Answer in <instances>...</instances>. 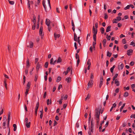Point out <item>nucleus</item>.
<instances>
[{"instance_id":"f257e3e1","label":"nucleus","mask_w":135,"mask_h":135,"mask_svg":"<svg viewBox=\"0 0 135 135\" xmlns=\"http://www.w3.org/2000/svg\"><path fill=\"white\" fill-rule=\"evenodd\" d=\"M101 109L97 108L95 111V116L96 119H99V115L100 113Z\"/></svg>"},{"instance_id":"f03ea898","label":"nucleus","mask_w":135,"mask_h":135,"mask_svg":"<svg viewBox=\"0 0 135 135\" xmlns=\"http://www.w3.org/2000/svg\"><path fill=\"white\" fill-rule=\"evenodd\" d=\"M93 81L92 80H90V81H89L88 84V86L87 89V90H88L89 88L91 87L93 84Z\"/></svg>"},{"instance_id":"7ed1b4c3","label":"nucleus","mask_w":135,"mask_h":135,"mask_svg":"<svg viewBox=\"0 0 135 135\" xmlns=\"http://www.w3.org/2000/svg\"><path fill=\"white\" fill-rule=\"evenodd\" d=\"M43 26H40L39 30V34L41 36H44V34L42 33L43 31Z\"/></svg>"},{"instance_id":"20e7f679","label":"nucleus","mask_w":135,"mask_h":135,"mask_svg":"<svg viewBox=\"0 0 135 135\" xmlns=\"http://www.w3.org/2000/svg\"><path fill=\"white\" fill-rule=\"evenodd\" d=\"M7 120V119H6V118H5V120L4 119H3V121H4L3 122V127L4 129L6 128V125Z\"/></svg>"},{"instance_id":"39448f33","label":"nucleus","mask_w":135,"mask_h":135,"mask_svg":"<svg viewBox=\"0 0 135 135\" xmlns=\"http://www.w3.org/2000/svg\"><path fill=\"white\" fill-rule=\"evenodd\" d=\"M93 34H97V29L95 28L94 26L93 27Z\"/></svg>"},{"instance_id":"423d86ee","label":"nucleus","mask_w":135,"mask_h":135,"mask_svg":"<svg viewBox=\"0 0 135 135\" xmlns=\"http://www.w3.org/2000/svg\"><path fill=\"white\" fill-rule=\"evenodd\" d=\"M133 52V50L132 49L128 50L127 51V54L128 56L131 55V53Z\"/></svg>"},{"instance_id":"0eeeda50","label":"nucleus","mask_w":135,"mask_h":135,"mask_svg":"<svg viewBox=\"0 0 135 135\" xmlns=\"http://www.w3.org/2000/svg\"><path fill=\"white\" fill-rule=\"evenodd\" d=\"M45 23L46 25H47L48 27L49 26L50 23V20L46 19Z\"/></svg>"},{"instance_id":"6e6552de","label":"nucleus","mask_w":135,"mask_h":135,"mask_svg":"<svg viewBox=\"0 0 135 135\" xmlns=\"http://www.w3.org/2000/svg\"><path fill=\"white\" fill-rule=\"evenodd\" d=\"M103 79L102 76L100 77V84L99 85V87L100 88H101L103 84Z\"/></svg>"},{"instance_id":"1a4fd4ad","label":"nucleus","mask_w":135,"mask_h":135,"mask_svg":"<svg viewBox=\"0 0 135 135\" xmlns=\"http://www.w3.org/2000/svg\"><path fill=\"white\" fill-rule=\"evenodd\" d=\"M42 67L41 66H40L39 62H38L36 65V70L38 71L39 68H41Z\"/></svg>"},{"instance_id":"9d476101","label":"nucleus","mask_w":135,"mask_h":135,"mask_svg":"<svg viewBox=\"0 0 135 135\" xmlns=\"http://www.w3.org/2000/svg\"><path fill=\"white\" fill-rule=\"evenodd\" d=\"M39 106V102H38L36 105V108L35 110V112H37L38 111V107Z\"/></svg>"},{"instance_id":"9b49d317","label":"nucleus","mask_w":135,"mask_h":135,"mask_svg":"<svg viewBox=\"0 0 135 135\" xmlns=\"http://www.w3.org/2000/svg\"><path fill=\"white\" fill-rule=\"evenodd\" d=\"M124 65L122 63L120 66L118 65V69L122 70L123 69Z\"/></svg>"},{"instance_id":"f8f14e48","label":"nucleus","mask_w":135,"mask_h":135,"mask_svg":"<svg viewBox=\"0 0 135 135\" xmlns=\"http://www.w3.org/2000/svg\"><path fill=\"white\" fill-rule=\"evenodd\" d=\"M30 66L29 64V59H27L26 61V68H28Z\"/></svg>"},{"instance_id":"ddd939ff","label":"nucleus","mask_w":135,"mask_h":135,"mask_svg":"<svg viewBox=\"0 0 135 135\" xmlns=\"http://www.w3.org/2000/svg\"><path fill=\"white\" fill-rule=\"evenodd\" d=\"M54 36L55 40H56V38H59L60 36V35L59 34H56L55 33H54Z\"/></svg>"},{"instance_id":"4468645a","label":"nucleus","mask_w":135,"mask_h":135,"mask_svg":"<svg viewBox=\"0 0 135 135\" xmlns=\"http://www.w3.org/2000/svg\"><path fill=\"white\" fill-rule=\"evenodd\" d=\"M42 4L44 8H45V10L46 11V7L45 4V0H43L42 1Z\"/></svg>"},{"instance_id":"2eb2a0df","label":"nucleus","mask_w":135,"mask_h":135,"mask_svg":"<svg viewBox=\"0 0 135 135\" xmlns=\"http://www.w3.org/2000/svg\"><path fill=\"white\" fill-rule=\"evenodd\" d=\"M30 122H29L25 123V125L26 127L27 128H29L30 127Z\"/></svg>"},{"instance_id":"dca6fc26","label":"nucleus","mask_w":135,"mask_h":135,"mask_svg":"<svg viewBox=\"0 0 135 135\" xmlns=\"http://www.w3.org/2000/svg\"><path fill=\"white\" fill-rule=\"evenodd\" d=\"M30 85H31V83L30 82H28L27 83V85L26 89H30Z\"/></svg>"},{"instance_id":"f3484780","label":"nucleus","mask_w":135,"mask_h":135,"mask_svg":"<svg viewBox=\"0 0 135 135\" xmlns=\"http://www.w3.org/2000/svg\"><path fill=\"white\" fill-rule=\"evenodd\" d=\"M93 125L92 123V120L91 125V131L92 132H93Z\"/></svg>"},{"instance_id":"a211bd4d","label":"nucleus","mask_w":135,"mask_h":135,"mask_svg":"<svg viewBox=\"0 0 135 135\" xmlns=\"http://www.w3.org/2000/svg\"><path fill=\"white\" fill-rule=\"evenodd\" d=\"M111 26H108L106 29V32H108L110 30Z\"/></svg>"},{"instance_id":"6ab92c4d","label":"nucleus","mask_w":135,"mask_h":135,"mask_svg":"<svg viewBox=\"0 0 135 135\" xmlns=\"http://www.w3.org/2000/svg\"><path fill=\"white\" fill-rule=\"evenodd\" d=\"M114 83L115 84H116L117 86H118L119 85V82L117 79L115 80Z\"/></svg>"},{"instance_id":"aec40b11","label":"nucleus","mask_w":135,"mask_h":135,"mask_svg":"<svg viewBox=\"0 0 135 135\" xmlns=\"http://www.w3.org/2000/svg\"><path fill=\"white\" fill-rule=\"evenodd\" d=\"M33 20H32V21L33 22V23H36V18L35 16H33Z\"/></svg>"},{"instance_id":"412c9836","label":"nucleus","mask_w":135,"mask_h":135,"mask_svg":"<svg viewBox=\"0 0 135 135\" xmlns=\"http://www.w3.org/2000/svg\"><path fill=\"white\" fill-rule=\"evenodd\" d=\"M121 17L118 16L117 17V18L114 19V20L115 21H120L121 20Z\"/></svg>"},{"instance_id":"4be33fe9","label":"nucleus","mask_w":135,"mask_h":135,"mask_svg":"<svg viewBox=\"0 0 135 135\" xmlns=\"http://www.w3.org/2000/svg\"><path fill=\"white\" fill-rule=\"evenodd\" d=\"M71 78L70 77H69L66 78L65 79V80L66 81L67 83H69L70 82L71 80Z\"/></svg>"},{"instance_id":"5701e85b","label":"nucleus","mask_w":135,"mask_h":135,"mask_svg":"<svg viewBox=\"0 0 135 135\" xmlns=\"http://www.w3.org/2000/svg\"><path fill=\"white\" fill-rule=\"evenodd\" d=\"M74 40L75 41H77V36L75 33H74Z\"/></svg>"},{"instance_id":"b1692460","label":"nucleus","mask_w":135,"mask_h":135,"mask_svg":"<svg viewBox=\"0 0 135 135\" xmlns=\"http://www.w3.org/2000/svg\"><path fill=\"white\" fill-rule=\"evenodd\" d=\"M96 44V42H93V50L95 49V45Z\"/></svg>"},{"instance_id":"393cba45","label":"nucleus","mask_w":135,"mask_h":135,"mask_svg":"<svg viewBox=\"0 0 135 135\" xmlns=\"http://www.w3.org/2000/svg\"><path fill=\"white\" fill-rule=\"evenodd\" d=\"M47 105H49V104H51V99H50V101H49V99H47Z\"/></svg>"},{"instance_id":"a878e982","label":"nucleus","mask_w":135,"mask_h":135,"mask_svg":"<svg viewBox=\"0 0 135 135\" xmlns=\"http://www.w3.org/2000/svg\"><path fill=\"white\" fill-rule=\"evenodd\" d=\"M125 104H126V103H123V105L120 108V112H121L122 111V110L123 109V108L124 107V106H125Z\"/></svg>"},{"instance_id":"bb28decb","label":"nucleus","mask_w":135,"mask_h":135,"mask_svg":"<svg viewBox=\"0 0 135 135\" xmlns=\"http://www.w3.org/2000/svg\"><path fill=\"white\" fill-rule=\"evenodd\" d=\"M100 30L102 34H103L104 31V28L103 27H102L100 28Z\"/></svg>"},{"instance_id":"cd10ccee","label":"nucleus","mask_w":135,"mask_h":135,"mask_svg":"<svg viewBox=\"0 0 135 135\" xmlns=\"http://www.w3.org/2000/svg\"><path fill=\"white\" fill-rule=\"evenodd\" d=\"M62 61V59L60 57H59L57 61V62L59 63L61 62Z\"/></svg>"},{"instance_id":"c85d7f7f","label":"nucleus","mask_w":135,"mask_h":135,"mask_svg":"<svg viewBox=\"0 0 135 135\" xmlns=\"http://www.w3.org/2000/svg\"><path fill=\"white\" fill-rule=\"evenodd\" d=\"M106 40L105 39H104L103 41V43L104 47H105L106 46Z\"/></svg>"},{"instance_id":"c756f323","label":"nucleus","mask_w":135,"mask_h":135,"mask_svg":"<svg viewBox=\"0 0 135 135\" xmlns=\"http://www.w3.org/2000/svg\"><path fill=\"white\" fill-rule=\"evenodd\" d=\"M112 55V53L111 52H110L109 51H108L107 53V56L109 57H110Z\"/></svg>"},{"instance_id":"7c9ffc66","label":"nucleus","mask_w":135,"mask_h":135,"mask_svg":"<svg viewBox=\"0 0 135 135\" xmlns=\"http://www.w3.org/2000/svg\"><path fill=\"white\" fill-rule=\"evenodd\" d=\"M129 95V93L127 92H125L124 94V96L125 97H126Z\"/></svg>"},{"instance_id":"2f4dec72","label":"nucleus","mask_w":135,"mask_h":135,"mask_svg":"<svg viewBox=\"0 0 135 135\" xmlns=\"http://www.w3.org/2000/svg\"><path fill=\"white\" fill-rule=\"evenodd\" d=\"M13 127H14L13 131H15L17 129V126L15 124H14L13 125Z\"/></svg>"},{"instance_id":"473e14b6","label":"nucleus","mask_w":135,"mask_h":135,"mask_svg":"<svg viewBox=\"0 0 135 135\" xmlns=\"http://www.w3.org/2000/svg\"><path fill=\"white\" fill-rule=\"evenodd\" d=\"M93 38L94 42H96V34H93Z\"/></svg>"},{"instance_id":"72a5a7b5","label":"nucleus","mask_w":135,"mask_h":135,"mask_svg":"<svg viewBox=\"0 0 135 135\" xmlns=\"http://www.w3.org/2000/svg\"><path fill=\"white\" fill-rule=\"evenodd\" d=\"M115 68V65H114L113 67L110 69V71L112 73H113V71L114 69Z\"/></svg>"},{"instance_id":"f704fd0d","label":"nucleus","mask_w":135,"mask_h":135,"mask_svg":"<svg viewBox=\"0 0 135 135\" xmlns=\"http://www.w3.org/2000/svg\"><path fill=\"white\" fill-rule=\"evenodd\" d=\"M61 78L60 76H58V77L57 79L56 80V81L57 82H59L61 80Z\"/></svg>"},{"instance_id":"c9c22d12","label":"nucleus","mask_w":135,"mask_h":135,"mask_svg":"<svg viewBox=\"0 0 135 135\" xmlns=\"http://www.w3.org/2000/svg\"><path fill=\"white\" fill-rule=\"evenodd\" d=\"M90 95L89 94H88L87 97L85 99V100L86 101L87 99H89L90 98Z\"/></svg>"},{"instance_id":"e433bc0d","label":"nucleus","mask_w":135,"mask_h":135,"mask_svg":"<svg viewBox=\"0 0 135 135\" xmlns=\"http://www.w3.org/2000/svg\"><path fill=\"white\" fill-rule=\"evenodd\" d=\"M118 76V74H115V76L114 77H113V81H114L115 80V79Z\"/></svg>"},{"instance_id":"4c0bfd02","label":"nucleus","mask_w":135,"mask_h":135,"mask_svg":"<svg viewBox=\"0 0 135 135\" xmlns=\"http://www.w3.org/2000/svg\"><path fill=\"white\" fill-rule=\"evenodd\" d=\"M23 83L24 85L26 81V77L24 75L23 76Z\"/></svg>"},{"instance_id":"58836bf2","label":"nucleus","mask_w":135,"mask_h":135,"mask_svg":"<svg viewBox=\"0 0 135 135\" xmlns=\"http://www.w3.org/2000/svg\"><path fill=\"white\" fill-rule=\"evenodd\" d=\"M30 48H32L33 47V44L32 42H31L30 43Z\"/></svg>"},{"instance_id":"ea45409f","label":"nucleus","mask_w":135,"mask_h":135,"mask_svg":"<svg viewBox=\"0 0 135 135\" xmlns=\"http://www.w3.org/2000/svg\"><path fill=\"white\" fill-rule=\"evenodd\" d=\"M8 123L7 124H8V125H9V122L10 120L11 119V116H8Z\"/></svg>"},{"instance_id":"a19ab883","label":"nucleus","mask_w":135,"mask_h":135,"mask_svg":"<svg viewBox=\"0 0 135 135\" xmlns=\"http://www.w3.org/2000/svg\"><path fill=\"white\" fill-rule=\"evenodd\" d=\"M8 1L9 2V3L10 4L13 5L14 4V2L13 1H10L9 0H8Z\"/></svg>"},{"instance_id":"79ce46f5","label":"nucleus","mask_w":135,"mask_h":135,"mask_svg":"<svg viewBox=\"0 0 135 135\" xmlns=\"http://www.w3.org/2000/svg\"><path fill=\"white\" fill-rule=\"evenodd\" d=\"M36 23H33V24L32 27V29L33 30H34L36 28Z\"/></svg>"},{"instance_id":"37998d69","label":"nucleus","mask_w":135,"mask_h":135,"mask_svg":"<svg viewBox=\"0 0 135 135\" xmlns=\"http://www.w3.org/2000/svg\"><path fill=\"white\" fill-rule=\"evenodd\" d=\"M6 80L5 79L4 81V85L5 86V87L6 88V89H7V84L6 82Z\"/></svg>"},{"instance_id":"c03bdc74","label":"nucleus","mask_w":135,"mask_h":135,"mask_svg":"<svg viewBox=\"0 0 135 135\" xmlns=\"http://www.w3.org/2000/svg\"><path fill=\"white\" fill-rule=\"evenodd\" d=\"M63 99V98L61 97V99L60 100L59 102V104H61L62 103V100Z\"/></svg>"},{"instance_id":"a18cd8bd","label":"nucleus","mask_w":135,"mask_h":135,"mask_svg":"<svg viewBox=\"0 0 135 135\" xmlns=\"http://www.w3.org/2000/svg\"><path fill=\"white\" fill-rule=\"evenodd\" d=\"M87 64L88 65H91V63L90 62V59L88 60L87 62Z\"/></svg>"},{"instance_id":"49530a36","label":"nucleus","mask_w":135,"mask_h":135,"mask_svg":"<svg viewBox=\"0 0 135 135\" xmlns=\"http://www.w3.org/2000/svg\"><path fill=\"white\" fill-rule=\"evenodd\" d=\"M40 0H37V3L35 4V6H38L39 5V3L40 2Z\"/></svg>"},{"instance_id":"de8ad7c7","label":"nucleus","mask_w":135,"mask_h":135,"mask_svg":"<svg viewBox=\"0 0 135 135\" xmlns=\"http://www.w3.org/2000/svg\"><path fill=\"white\" fill-rule=\"evenodd\" d=\"M27 5L28 6V8L29 9H30V1L29 0H28V2L27 3Z\"/></svg>"},{"instance_id":"09e8293b","label":"nucleus","mask_w":135,"mask_h":135,"mask_svg":"<svg viewBox=\"0 0 135 135\" xmlns=\"http://www.w3.org/2000/svg\"><path fill=\"white\" fill-rule=\"evenodd\" d=\"M130 6L129 5H127L126 7L124 8V9L125 10L128 9L129 8Z\"/></svg>"},{"instance_id":"8fccbe9b","label":"nucleus","mask_w":135,"mask_h":135,"mask_svg":"<svg viewBox=\"0 0 135 135\" xmlns=\"http://www.w3.org/2000/svg\"><path fill=\"white\" fill-rule=\"evenodd\" d=\"M111 37V36H108V35H107V38L108 40H110Z\"/></svg>"},{"instance_id":"3c124183","label":"nucleus","mask_w":135,"mask_h":135,"mask_svg":"<svg viewBox=\"0 0 135 135\" xmlns=\"http://www.w3.org/2000/svg\"><path fill=\"white\" fill-rule=\"evenodd\" d=\"M40 15H38V20L37 22L39 23L40 20Z\"/></svg>"},{"instance_id":"603ef678","label":"nucleus","mask_w":135,"mask_h":135,"mask_svg":"<svg viewBox=\"0 0 135 135\" xmlns=\"http://www.w3.org/2000/svg\"><path fill=\"white\" fill-rule=\"evenodd\" d=\"M122 42L124 44H125L126 43V40L125 38H124L122 40Z\"/></svg>"},{"instance_id":"864d4df0","label":"nucleus","mask_w":135,"mask_h":135,"mask_svg":"<svg viewBox=\"0 0 135 135\" xmlns=\"http://www.w3.org/2000/svg\"><path fill=\"white\" fill-rule=\"evenodd\" d=\"M48 62H46L45 64V68H47L48 67Z\"/></svg>"},{"instance_id":"5fc2aeb1","label":"nucleus","mask_w":135,"mask_h":135,"mask_svg":"<svg viewBox=\"0 0 135 135\" xmlns=\"http://www.w3.org/2000/svg\"><path fill=\"white\" fill-rule=\"evenodd\" d=\"M29 90L26 89V92L25 93V96H26L28 94V92Z\"/></svg>"},{"instance_id":"6e6d98bb","label":"nucleus","mask_w":135,"mask_h":135,"mask_svg":"<svg viewBox=\"0 0 135 135\" xmlns=\"http://www.w3.org/2000/svg\"><path fill=\"white\" fill-rule=\"evenodd\" d=\"M97 125L98 126L99 122V119H96Z\"/></svg>"},{"instance_id":"4d7b16f0","label":"nucleus","mask_w":135,"mask_h":135,"mask_svg":"<svg viewBox=\"0 0 135 135\" xmlns=\"http://www.w3.org/2000/svg\"><path fill=\"white\" fill-rule=\"evenodd\" d=\"M80 38V37H78V38H77V42H78V43L80 44V40H79V38Z\"/></svg>"},{"instance_id":"13d9d810","label":"nucleus","mask_w":135,"mask_h":135,"mask_svg":"<svg viewBox=\"0 0 135 135\" xmlns=\"http://www.w3.org/2000/svg\"><path fill=\"white\" fill-rule=\"evenodd\" d=\"M130 45H132L134 47L135 46V43L132 41L131 42V44Z\"/></svg>"},{"instance_id":"bf43d9fd","label":"nucleus","mask_w":135,"mask_h":135,"mask_svg":"<svg viewBox=\"0 0 135 135\" xmlns=\"http://www.w3.org/2000/svg\"><path fill=\"white\" fill-rule=\"evenodd\" d=\"M71 24L73 27H75V26L74 23V22L73 20L71 21Z\"/></svg>"},{"instance_id":"052dcab7","label":"nucleus","mask_w":135,"mask_h":135,"mask_svg":"<svg viewBox=\"0 0 135 135\" xmlns=\"http://www.w3.org/2000/svg\"><path fill=\"white\" fill-rule=\"evenodd\" d=\"M62 87V85L60 84L59 85L58 88V90H59L60 89V88Z\"/></svg>"},{"instance_id":"680f3d73","label":"nucleus","mask_w":135,"mask_h":135,"mask_svg":"<svg viewBox=\"0 0 135 135\" xmlns=\"http://www.w3.org/2000/svg\"><path fill=\"white\" fill-rule=\"evenodd\" d=\"M39 23L37 22V25H36V29H38L39 28Z\"/></svg>"},{"instance_id":"e2e57ef3","label":"nucleus","mask_w":135,"mask_h":135,"mask_svg":"<svg viewBox=\"0 0 135 135\" xmlns=\"http://www.w3.org/2000/svg\"><path fill=\"white\" fill-rule=\"evenodd\" d=\"M75 56H76V59H79V56L78 55L77 53L76 54Z\"/></svg>"},{"instance_id":"0e129e2a","label":"nucleus","mask_w":135,"mask_h":135,"mask_svg":"<svg viewBox=\"0 0 135 135\" xmlns=\"http://www.w3.org/2000/svg\"><path fill=\"white\" fill-rule=\"evenodd\" d=\"M38 78V76L37 75H35V78L34 80L35 81H36L37 80Z\"/></svg>"},{"instance_id":"69168bd1","label":"nucleus","mask_w":135,"mask_h":135,"mask_svg":"<svg viewBox=\"0 0 135 135\" xmlns=\"http://www.w3.org/2000/svg\"><path fill=\"white\" fill-rule=\"evenodd\" d=\"M80 62V60L79 59H78L77 61V66H78V65L79 64V62Z\"/></svg>"},{"instance_id":"338daca9","label":"nucleus","mask_w":135,"mask_h":135,"mask_svg":"<svg viewBox=\"0 0 135 135\" xmlns=\"http://www.w3.org/2000/svg\"><path fill=\"white\" fill-rule=\"evenodd\" d=\"M46 94H47V92H46V91H45L44 93V96H43L44 98H45L46 97Z\"/></svg>"},{"instance_id":"774afa93","label":"nucleus","mask_w":135,"mask_h":135,"mask_svg":"<svg viewBox=\"0 0 135 135\" xmlns=\"http://www.w3.org/2000/svg\"><path fill=\"white\" fill-rule=\"evenodd\" d=\"M131 88L133 89L135 87V85L134 84H132L131 85Z\"/></svg>"}]
</instances>
